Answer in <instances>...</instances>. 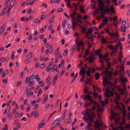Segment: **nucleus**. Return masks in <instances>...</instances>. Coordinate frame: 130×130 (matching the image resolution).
<instances>
[{
    "label": "nucleus",
    "instance_id": "aec40b11",
    "mask_svg": "<svg viewBox=\"0 0 130 130\" xmlns=\"http://www.w3.org/2000/svg\"><path fill=\"white\" fill-rule=\"evenodd\" d=\"M103 107H100L97 109V112H100L103 111Z\"/></svg>",
    "mask_w": 130,
    "mask_h": 130
},
{
    "label": "nucleus",
    "instance_id": "5701e85b",
    "mask_svg": "<svg viewBox=\"0 0 130 130\" xmlns=\"http://www.w3.org/2000/svg\"><path fill=\"white\" fill-rule=\"evenodd\" d=\"M34 12V10H31L30 9H28V13L29 14L32 13Z\"/></svg>",
    "mask_w": 130,
    "mask_h": 130
},
{
    "label": "nucleus",
    "instance_id": "4c0bfd02",
    "mask_svg": "<svg viewBox=\"0 0 130 130\" xmlns=\"http://www.w3.org/2000/svg\"><path fill=\"white\" fill-rule=\"evenodd\" d=\"M28 76H27L25 80V83L26 84H27L28 83Z\"/></svg>",
    "mask_w": 130,
    "mask_h": 130
},
{
    "label": "nucleus",
    "instance_id": "9d476101",
    "mask_svg": "<svg viewBox=\"0 0 130 130\" xmlns=\"http://www.w3.org/2000/svg\"><path fill=\"white\" fill-rule=\"evenodd\" d=\"M86 96V100L88 101L91 100V97L89 94H87Z\"/></svg>",
    "mask_w": 130,
    "mask_h": 130
},
{
    "label": "nucleus",
    "instance_id": "7c9ffc66",
    "mask_svg": "<svg viewBox=\"0 0 130 130\" xmlns=\"http://www.w3.org/2000/svg\"><path fill=\"white\" fill-rule=\"evenodd\" d=\"M72 4L75 7L74 9L75 10H76L78 9V5H77L74 3H73Z\"/></svg>",
    "mask_w": 130,
    "mask_h": 130
},
{
    "label": "nucleus",
    "instance_id": "a211bd4d",
    "mask_svg": "<svg viewBox=\"0 0 130 130\" xmlns=\"http://www.w3.org/2000/svg\"><path fill=\"white\" fill-rule=\"evenodd\" d=\"M48 97V95H46L44 97V99L43 101V104L46 103L47 100V97Z\"/></svg>",
    "mask_w": 130,
    "mask_h": 130
},
{
    "label": "nucleus",
    "instance_id": "f03ea898",
    "mask_svg": "<svg viewBox=\"0 0 130 130\" xmlns=\"http://www.w3.org/2000/svg\"><path fill=\"white\" fill-rule=\"evenodd\" d=\"M113 5H112V6L110 7V9H109L108 8H106V12L107 13H108L109 12H111V13H114V9L112 7Z\"/></svg>",
    "mask_w": 130,
    "mask_h": 130
},
{
    "label": "nucleus",
    "instance_id": "6e6d98bb",
    "mask_svg": "<svg viewBox=\"0 0 130 130\" xmlns=\"http://www.w3.org/2000/svg\"><path fill=\"white\" fill-rule=\"evenodd\" d=\"M107 21H108V20L107 19V18H105V19H104L103 20V22H104L105 23H106V24Z\"/></svg>",
    "mask_w": 130,
    "mask_h": 130
},
{
    "label": "nucleus",
    "instance_id": "ea45409f",
    "mask_svg": "<svg viewBox=\"0 0 130 130\" xmlns=\"http://www.w3.org/2000/svg\"><path fill=\"white\" fill-rule=\"evenodd\" d=\"M58 74L56 75L55 77H54L53 79V80L56 81L58 77Z\"/></svg>",
    "mask_w": 130,
    "mask_h": 130
},
{
    "label": "nucleus",
    "instance_id": "20e7f679",
    "mask_svg": "<svg viewBox=\"0 0 130 130\" xmlns=\"http://www.w3.org/2000/svg\"><path fill=\"white\" fill-rule=\"evenodd\" d=\"M86 71L83 68H82L79 72V73L81 76H83V75L86 74Z\"/></svg>",
    "mask_w": 130,
    "mask_h": 130
},
{
    "label": "nucleus",
    "instance_id": "864d4df0",
    "mask_svg": "<svg viewBox=\"0 0 130 130\" xmlns=\"http://www.w3.org/2000/svg\"><path fill=\"white\" fill-rule=\"evenodd\" d=\"M103 3H104V4H106L107 3L108 4H109L110 3V2L109 0H106L105 2H104V3L103 2Z\"/></svg>",
    "mask_w": 130,
    "mask_h": 130
},
{
    "label": "nucleus",
    "instance_id": "052dcab7",
    "mask_svg": "<svg viewBox=\"0 0 130 130\" xmlns=\"http://www.w3.org/2000/svg\"><path fill=\"white\" fill-rule=\"evenodd\" d=\"M45 66V64L44 63L42 64L40 66V67L41 68H43Z\"/></svg>",
    "mask_w": 130,
    "mask_h": 130
},
{
    "label": "nucleus",
    "instance_id": "e433bc0d",
    "mask_svg": "<svg viewBox=\"0 0 130 130\" xmlns=\"http://www.w3.org/2000/svg\"><path fill=\"white\" fill-rule=\"evenodd\" d=\"M52 46H51L49 48V53H51L53 52L52 51Z\"/></svg>",
    "mask_w": 130,
    "mask_h": 130
},
{
    "label": "nucleus",
    "instance_id": "dca6fc26",
    "mask_svg": "<svg viewBox=\"0 0 130 130\" xmlns=\"http://www.w3.org/2000/svg\"><path fill=\"white\" fill-rule=\"evenodd\" d=\"M91 70V68L90 67H89L88 68V69L86 71L87 75V76H89L90 75Z\"/></svg>",
    "mask_w": 130,
    "mask_h": 130
},
{
    "label": "nucleus",
    "instance_id": "1a4fd4ad",
    "mask_svg": "<svg viewBox=\"0 0 130 130\" xmlns=\"http://www.w3.org/2000/svg\"><path fill=\"white\" fill-rule=\"evenodd\" d=\"M84 44L83 42H78L77 44L76 45V46L78 47H80L81 46H82V47H84Z\"/></svg>",
    "mask_w": 130,
    "mask_h": 130
},
{
    "label": "nucleus",
    "instance_id": "4d7b16f0",
    "mask_svg": "<svg viewBox=\"0 0 130 130\" xmlns=\"http://www.w3.org/2000/svg\"><path fill=\"white\" fill-rule=\"evenodd\" d=\"M101 104L102 106H105V103L104 101H101Z\"/></svg>",
    "mask_w": 130,
    "mask_h": 130
},
{
    "label": "nucleus",
    "instance_id": "0e129e2a",
    "mask_svg": "<svg viewBox=\"0 0 130 130\" xmlns=\"http://www.w3.org/2000/svg\"><path fill=\"white\" fill-rule=\"evenodd\" d=\"M39 116V113L38 112H37L35 114L34 116L35 117L37 118Z\"/></svg>",
    "mask_w": 130,
    "mask_h": 130
},
{
    "label": "nucleus",
    "instance_id": "603ef678",
    "mask_svg": "<svg viewBox=\"0 0 130 130\" xmlns=\"http://www.w3.org/2000/svg\"><path fill=\"white\" fill-rule=\"evenodd\" d=\"M61 52H59L58 53V57L59 58H62V56L61 55Z\"/></svg>",
    "mask_w": 130,
    "mask_h": 130
},
{
    "label": "nucleus",
    "instance_id": "f257e3e1",
    "mask_svg": "<svg viewBox=\"0 0 130 130\" xmlns=\"http://www.w3.org/2000/svg\"><path fill=\"white\" fill-rule=\"evenodd\" d=\"M99 1V3L98 4V6H99V9L101 11L103 10L104 12V14H105L106 13V9H104L103 8L105 7V6L102 1Z\"/></svg>",
    "mask_w": 130,
    "mask_h": 130
},
{
    "label": "nucleus",
    "instance_id": "423d86ee",
    "mask_svg": "<svg viewBox=\"0 0 130 130\" xmlns=\"http://www.w3.org/2000/svg\"><path fill=\"white\" fill-rule=\"evenodd\" d=\"M112 74V72L110 71L108 74L107 76L106 77L107 78L109 79H112V77L111 76Z\"/></svg>",
    "mask_w": 130,
    "mask_h": 130
},
{
    "label": "nucleus",
    "instance_id": "c756f323",
    "mask_svg": "<svg viewBox=\"0 0 130 130\" xmlns=\"http://www.w3.org/2000/svg\"><path fill=\"white\" fill-rule=\"evenodd\" d=\"M107 82V79L106 78V77H104L103 78V83L104 84V85L105 86H106V83L105 82Z\"/></svg>",
    "mask_w": 130,
    "mask_h": 130
},
{
    "label": "nucleus",
    "instance_id": "2eb2a0df",
    "mask_svg": "<svg viewBox=\"0 0 130 130\" xmlns=\"http://www.w3.org/2000/svg\"><path fill=\"white\" fill-rule=\"evenodd\" d=\"M78 26L80 27L81 28V29L82 30H83L82 34L84 33L86 31V29L85 28L83 27L82 26L80 25L79 24H78Z\"/></svg>",
    "mask_w": 130,
    "mask_h": 130
},
{
    "label": "nucleus",
    "instance_id": "13d9d810",
    "mask_svg": "<svg viewBox=\"0 0 130 130\" xmlns=\"http://www.w3.org/2000/svg\"><path fill=\"white\" fill-rule=\"evenodd\" d=\"M21 83L22 82L21 81H19L18 82L17 84V86L18 87L20 86V85H21Z\"/></svg>",
    "mask_w": 130,
    "mask_h": 130
},
{
    "label": "nucleus",
    "instance_id": "09e8293b",
    "mask_svg": "<svg viewBox=\"0 0 130 130\" xmlns=\"http://www.w3.org/2000/svg\"><path fill=\"white\" fill-rule=\"evenodd\" d=\"M66 69L65 68H63L62 70V72L61 74V76H62L63 75V74L64 73Z\"/></svg>",
    "mask_w": 130,
    "mask_h": 130
},
{
    "label": "nucleus",
    "instance_id": "412c9836",
    "mask_svg": "<svg viewBox=\"0 0 130 130\" xmlns=\"http://www.w3.org/2000/svg\"><path fill=\"white\" fill-rule=\"evenodd\" d=\"M88 118H87L86 120V121H87V122H88L89 119H91L93 118L91 115H90V114L88 115Z\"/></svg>",
    "mask_w": 130,
    "mask_h": 130
},
{
    "label": "nucleus",
    "instance_id": "79ce46f5",
    "mask_svg": "<svg viewBox=\"0 0 130 130\" xmlns=\"http://www.w3.org/2000/svg\"><path fill=\"white\" fill-rule=\"evenodd\" d=\"M71 118L68 119L67 120V121L66 122V123L68 124L70 123L71 122Z\"/></svg>",
    "mask_w": 130,
    "mask_h": 130
},
{
    "label": "nucleus",
    "instance_id": "39448f33",
    "mask_svg": "<svg viewBox=\"0 0 130 130\" xmlns=\"http://www.w3.org/2000/svg\"><path fill=\"white\" fill-rule=\"evenodd\" d=\"M109 35H111V38H112L113 39H114V36H115L117 38L119 37V36L116 33L114 34L109 33Z\"/></svg>",
    "mask_w": 130,
    "mask_h": 130
},
{
    "label": "nucleus",
    "instance_id": "c9c22d12",
    "mask_svg": "<svg viewBox=\"0 0 130 130\" xmlns=\"http://www.w3.org/2000/svg\"><path fill=\"white\" fill-rule=\"evenodd\" d=\"M90 106V103H86L84 105V107H89Z\"/></svg>",
    "mask_w": 130,
    "mask_h": 130
},
{
    "label": "nucleus",
    "instance_id": "680f3d73",
    "mask_svg": "<svg viewBox=\"0 0 130 130\" xmlns=\"http://www.w3.org/2000/svg\"><path fill=\"white\" fill-rule=\"evenodd\" d=\"M45 17V16L44 15H42L40 18V19L41 20H42L44 19Z\"/></svg>",
    "mask_w": 130,
    "mask_h": 130
},
{
    "label": "nucleus",
    "instance_id": "de8ad7c7",
    "mask_svg": "<svg viewBox=\"0 0 130 130\" xmlns=\"http://www.w3.org/2000/svg\"><path fill=\"white\" fill-rule=\"evenodd\" d=\"M124 90V89L123 88L121 89L120 88H119L118 90V92H120L123 91V90Z\"/></svg>",
    "mask_w": 130,
    "mask_h": 130
},
{
    "label": "nucleus",
    "instance_id": "338daca9",
    "mask_svg": "<svg viewBox=\"0 0 130 130\" xmlns=\"http://www.w3.org/2000/svg\"><path fill=\"white\" fill-rule=\"evenodd\" d=\"M49 87V85H47L45 87L44 89V91H45L46 90H47L48 89Z\"/></svg>",
    "mask_w": 130,
    "mask_h": 130
},
{
    "label": "nucleus",
    "instance_id": "4be33fe9",
    "mask_svg": "<svg viewBox=\"0 0 130 130\" xmlns=\"http://www.w3.org/2000/svg\"><path fill=\"white\" fill-rule=\"evenodd\" d=\"M80 10L83 13H85V12H84V10L83 8V6H81L79 8Z\"/></svg>",
    "mask_w": 130,
    "mask_h": 130
},
{
    "label": "nucleus",
    "instance_id": "7ed1b4c3",
    "mask_svg": "<svg viewBox=\"0 0 130 130\" xmlns=\"http://www.w3.org/2000/svg\"><path fill=\"white\" fill-rule=\"evenodd\" d=\"M60 121V120L59 119H57L53 122L51 127V129H54L57 125L58 124Z\"/></svg>",
    "mask_w": 130,
    "mask_h": 130
},
{
    "label": "nucleus",
    "instance_id": "ddd939ff",
    "mask_svg": "<svg viewBox=\"0 0 130 130\" xmlns=\"http://www.w3.org/2000/svg\"><path fill=\"white\" fill-rule=\"evenodd\" d=\"M127 79L126 78H121L119 80V81L120 82V81H123V83H125L127 82Z\"/></svg>",
    "mask_w": 130,
    "mask_h": 130
},
{
    "label": "nucleus",
    "instance_id": "a18cd8bd",
    "mask_svg": "<svg viewBox=\"0 0 130 130\" xmlns=\"http://www.w3.org/2000/svg\"><path fill=\"white\" fill-rule=\"evenodd\" d=\"M101 40L102 41V43H105L106 42V41L105 38H101Z\"/></svg>",
    "mask_w": 130,
    "mask_h": 130
},
{
    "label": "nucleus",
    "instance_id": "8fccbe9b",
    "mask_svg": "<svg viewBox=\"0 0 130 130\" xmlns=\"http://www.w3.org/2000/svg\"><path fill=\"white\" fill-rule=\"evenodd\" d=\"M70 2H67L66 3V6L68 7H70V6L71 5V4H70Z\"/></svg>",
    "mask_w": 130,
    "mask_h": 130
},
{
    "label": "nucleus",
    "instance_id": "6ab92c4d",
    "mask_svg": "<svg viewBox=\"0 0 130 130\" xmlns=\"http://www.w3.org/2000/svg\"><path fill=\"white\" fill-rule=\"evenodd\" d=\"M6 8H4L2 11L1 15L2 16L4 15L6 13Z\"/></svg>",
    "mask_w": 130,
    "mask_h": 130
},
{
    "label": "nucleus",
    "instance_id": "f8f14e48",
    "mask_svg": "<svg viewBox=\"0 0 130 130\" xmlns=\"http://www.w3.org/2000/svg\"><path fill=\"white\" fill-rule=\"evenodd\" d=\"M93 29H89L88 31H86V34L87 35H89L90 34H91L92 32Z\"/></svg>",
    "mask_w": 130,
    "mask_h": 130
},
{
    "label": "nucleus",
    "instance_id": "3c124183",
    "mask_svg": "<svg viewBox=\"0 0 130 130\" xmlns=\"http://www.w3.org/2000/svg\"><path fill=\"white\" fill-rule=\"evenodd\" d=\"M38 106V104H35V106L34 107V109L35 110H36Z\"/></svg>",
    "mask_w": 130,
    "mask_h": 130
},
{
    "label": "nucleus",
    "instance_id": "cd10ccee",
    "mask_svg": "<svg viewBox=\"0 0 130 130\" xmlns=\"http://www.w3.org/2000/svg\"><path fill=\"white\" fill-rule=\"evenodd\" d=\"M44 125L43 124H42L41 123H40L38 125V129H39L40 128H42L44 126Z\"/></svg>",
    "mask_w": 130,
    "mask_h": 130
},
{
    "label": "nucleus",
    "instance_id": "bb28decb",
    "mask_svg": "<svg viewBox=\"0 0 130 130\" xmlns=\"http://www.w3.org/2000/svg\"><path fill=\"white\" fill-rule=\"evenodd\" d=\"M101 14L100 16H98V17L100 19L102 18L103 15V12L102 11H101Z\"/></svg>",
    "mask_w": 130,
    "mask_h": 130
},
{
    "label": "nucleus",
    "instance_id": "9b49d317",
    "mask_svg": "<svg viewBox=\"0 0 130 130\" xmlns=\"http://www.w3.org/2000/svg\"><path fill=\"white\" fill-rule=\"evenodd\" d=\"M127 28V27L126 26L123 27V26L122 25L120 28V30L123 32H124L126 31V30H124L123 29H126Z\"/></svg>",
    "mask_w": 130,
    "mask_h": 130
},
{
    "label": "nucleus",
    "instance_id": "473e14b6",
    "mask_svg": "<svg viewBox=\"0 0 130 130\" xmlns=\"http://www.w3.org/2000/svg\"><path fill=\"white\" fill-rule=\"evenodd\" d=\"M101 52L100 49H98L95 52V53L97 55H99V53Z\"/></svg>",
    "mask_w": 130,
    "mask_h": 130
},
{
    "label": "nucleus",
    "instance_id": "6e6552de",
    "mask_svg": "<svg viewBox=\"0 0 130 130\" xmlns=\"http://www.w3.org/2000/svg\"><path fill=\"white\" fill-rule=\"evenodd\" d=\"M95 126L94 127V128H97L99 127H101L99 124V123L98 122V121H95Z\"/></svg>",
    "mask_w": 130,
    "mask_h": 130
},
{
    "label": "nucleus",
    "instance_id": "0eeeda50",
    "mask_svg": "<svg viewBox=\"0 0 130 130\" xmlns=\"http://www.w3.org/2000/svg\"><path fill=\"white\" fill-rule=\"evenodd\" d=\"M94 61V56L92 55L89 57V61L90 62V63Z\"/></svg>",
    "mask_w": 130,
    "mask_h": 130
},
{
    "label": "nucleus",
    "instance_id": "f704fd0d",
    "mask_svg": "<svg viewBox=\"0 0 130 130\" xmlns=\"http://www.w3.org/2000/svg\"><path fill=\"white\" fill-rule=\"evenodd\" d=\"M2 130H8V127L7 124H5V127L2 128Z\"/></svg>",
    "mask_w": 130,
    "mask_h": 130
},
{
    "label": "nucleus",
    "instance_id": "69168bd1",
    "mask_svg": "<svg viewBox=\"0 0 130 130\" xmlns=\"http://www.w3.org/2000/svg\"><path fill=\"white\" fill-rule=\"evenodd\" d=\"M28 101L27 99H26L24 101V103L25 105H26Z\"/></svg>",
    "mask_w": 130,
    "mask_h": 130
},
{
    "label": "nucleus",
    "instance_id": "bf43d9fd",
    "mask_svg": "<svg viewBox=\"0 0 130 130\" xmlns=\"http://www.w3.org/2000/svg\"><path fill=\"white\" fill-rule=\"evenodd\" d=\"M83 77H81V78L80 79V80L81 82H83L84 80L83 79H85V76L84 75H83V76H82Z\"/></svg>",
    "mask_w": 130,
    "mask_h": 130
},
{
    "label": "nucleus",
    "instance_id": "e2e57ef3",
    "mask_svg": "<svg viewBox=\"0 0 130 130\" xmlns=\"http://www.w3.org/2000/svg\"><path fill=\"white\" fill-rule=\"evenodd\" d=\"M36 111H34L31 113L30 115V117H31L33 115H34V114L36 113Z\"/></svg>",
    "mask_w": 130,
    "mask_h": 130
},
{
    "label": "nucleus",
    "instance_id": "5fc2aeb1",
    "mask_svg": "<svg viewBox=\"0 0 130 130\" xmlns=\"http://www.w3.org/2000/svg\"><path fill=\"white\" fill-rule=\"evenodd\" d=\"M53 20V18H51L49 20V23L51 24L52 23Z\"/></svg>",
    "mask_w": 130,
    "mask_h": 130
},
{
    "label": "nucleus",
    "instance_id": "72a5a7b5",
    "mask_svg": "<svg viewBox=\"0 0 130 130\" xmlns=\"http://www.w3.org/2000/svg\"><path fill=\"white\" fill-rule=\"evenodd\" d=\"M49 65H48L47 66V71L48 72L49 71L51 70H52V68H49Z\"/></svg>",
    "mask_w": 130,
    "mask_h": 130
},
{
    "label": "nucleus",
    "instance_id": "4468645a",
    "mask_svg": "<svg viewBox=\"0 0 130 130\" xmlns=\"http://www.w3.org/2000/svg\"><path fill=\"white\" fill-rule=\"evenodd\" d=\"M4 25L5 24H4L0 28V34H1L5 29V28L4 27Z\"/></svg>",
    "mask_w": 130,
    "mask_h": 130
},
{
    "label": "nucleus",
    "instance_id": "f3484780",
    "mask_svg": "<svg viewBox=\"0 0 130 130\" xmlns=\"http://www.w3.org/2000/svg\"><path fill=\"white\" fill-rule=\"evenodd\" d=\"M100 74H99L98 73H96L95 75L96 79V80L100 78Z\"/></svg>",
    "mask_w": 130,
    "mask_h": 130
},
{
    "label": "nucleus",
    "instance_id": "58836bf2",
    "mask_svg": "<svg viewBox=\"0 0 130 130\" xmlns=\"http://www.w3.org/2000/svg\"><path fill=\"white\" fill-rule=\"evenodd\" d=\"M77 18H78V19L79 18H80L81 20L83 18L82 17L81 15L79 14V13H77Z\"/></svg>",
    "mask_w": 130,
    "mask_h": 130
},
{
    "label": "nucleus",
    "instance_id": "a19ab883",
    "mask_svg": "<svg viewBox=\"0 0 130 130\" xmlns=\"http://www.w3.org/2000/svg\"><path fill=\"white\" fill-rule=\"evenodd\" d=\"M25 94L26 96L28 97H29V92H28V91L27 90H26V92H25Z\"/></svg>",
    "mask_w": 130,
    "mask_h": 130
},
{
    "label": "nucleus",
    "instance_id": "a878e982",
    "mask_svg": "<svg viewBox=\"0 0 130 130\" xmlns=\"http://www.w3.org/2000/svg\"><path fill=\"white\" fill-rule=\"evenodd\" d=\"M12 113H11V111H10L8 115V117L9 119H11L12 117Z\"/></svg>",
    "mask_w": 130,
    "mask_h": 130
},
{
    "label": "nucleus",
    "instance_id": "c03bdc74",
    "mask_svg": "<svg viewBox=\"0 0 130 130\" xmlns=\"http://www.w3.org/2000/svg\"><path fill=\"white\" fill-rule=\"evenodd\" d=\"M34 84V82L32 81L31 82H29V86H30L33 85Z\"/></svg>",
    "mask_w": 130,
    "mask_h": 130
},
{
    "label": "nucleus",
    "instance_id": "c85d7f7f",
    "mask_svg": "<svg viewBox=\"0 0 130 130\" xmlns=\"http://www.w3.org/2000/svg\"><path fill=\"white\" fill-rule=\"evenodd\" d=\"M32 53L31 52H30L28 55V59H29L31 57H32Z\"/></svg>",
    "mask_w": 130,
    "mask_h": 130
},
{
    "label": "nucleus",
    "instance_id": "393cba45",
    "mask_svg": "<svg viewBox=\"0 0 130 130\" xmlns=\"http://www.w3.org/2000/svg\"><path fill=\"white\" fill-rule=\"evenodd\" d=\"M78 73H76V74L75 75V76L72 79V81H71V84L75 80V79L77 77V76L78 75Z\"/></svg>",
    "mask_w": 130,
    "mask_h": 130
},
{
    "label": "nucleus",
    "instance_id": "37998d69",
    "mask_svg": "<svg viewBox=\"0 0 130 130\" xmlns=\"http://www.w3.org/2000/svg\"><path fill=\"white\" fill-rule=\"evenodd\" d=\"M113 21H116L117 20L118 18L117 16H115L113 18Z\"/></svg>",
    "mask_w": 130,
    "mask_h": 130
},
{
    "label": "nucleus",
    "instance_id": "2f4dec72",
    "mask_svg": "<svg viewBox=\"0 0 130 130\" xmlns=\"http://www.w3.org/2000/svg\"><path fill=\"white\" fill-rule=\"evenodd\" d=\"M75 24H77V25H78V24H79L78 23H76V22H73L72 24V27L73 28V29L74 30L75 29V28L74 27V25Z\"/></svg>",
    "mask_w": 130,
    "mask_h": 130
},
{
    "label": "nucleus",
    "instance_id": "b1692460",
    "mask_svg": "<svg viewBox=\"0 0 130 130\" xmlns=\"http://www.w3.org/2000/svg\"><path fill=\"white\" fill-rule=\"evenodd\" d=\"M66 22V21L65 20H64L62 22V25L63 28H64L65 27V25Z\"/></svg>",
    "mask_w": 130,
    "mask_h": 130
},
{
    "label": "nucleus",
    "instance_id": "49530a36",
    "mask_svg": "<svg viewBox=\"0 0 130 130\" xmlns=\"http://www.w3.org/2000/svg\"><path fill=\"white\" fill-rule=\"evenodd\" d=\"M75 11H76L75 10H74L72 13V14H73V16L74 15H76L77 16V13H78L76 12Z\"/></svg>",
    "mask_w": 130,
    "mask_h": 130
},
{
    "label": "nucleus",
    "instance_id": "774afa93",
    "mask_svg": "<svg viewBox=\"0 0 130 130\" xmlns=\"http://www.w3.org/2000/svg\"><path fill=\"white\" fill-rule=\"evenodd\" d=\"M99 56V57L101 59H102V58L103 57V55L101 54H99V55H98Z\"/></svg>",
    "mask_w": 130,
    "mask_h": 130
}]
</instances>
